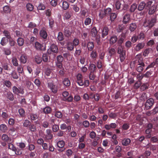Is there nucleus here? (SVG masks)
I'll return each mask as SVG.
<instances>
[{
    "label": "nucleus",
    "instance_id": "nucleus-1",
    "mask_svg": "<svg viewBox=\"0 0 158 158\" xmlns=\"http://www.w3.org/2000/svg\"><path fill=\"white\" fill-rule=\"evenodd\" d=\"M152 1H149L147 2V9L148 10V14L151 15L154 14L158 10L157 4L155 3L152 5Z\"/></svg>",
    "mask_w": 158,
    "mask_h": 158
},
{
    "label": "nucleus",
    "instance_id": "nucleus-2",
    "mask_svg": "<svg viewBox=\"0 0 158 158\" xmlns=\"http://www.w3.org/2000/svg\"><path fill=\"white\" fill-rule=\"evenodd\" d=\"M126 51L124 49L122 46H118L117 48V53L119 54V57L121 62H123L126 57Z\"/></svg>",
    "mask_w": 158,
    "mask_h": 158
},
{
    "label": "nucleus",
    "instance_id": "nucleus-3",
    "mask_svg": "<svg viewBox=\"0 0 158 158\" xmlns=\"http://www.w3.org/2000/svg\"><path fill=\"white\" fill-rule=\"evenodd\" d=\"M62 94L63 96L62 99L63 101L68 102H71L73 101V97L72 95H70L68 97H67L69 94V93L67 91H64L62 93Z\"/></svg>",
    "mask_w": 158,
    "mask_h": 158
},
{
    "label": "nucleus",
    "instance_id": "nucleus-4",
    "mask_svg": "<svg viewBox=\"0 0 158 158\" xmlns=\"http://www.w3.org/2000/svg\"><path fill=\"white\" fill-rule=\"evenodd\" d=\"M154 103V99L150 98L148 99L144 104V110H148L150 109Z\"/></svg>",
    "mask_w": 158,
    "mask_h": 158
},
{
    "label": "nucleus",
    "instance_id": "nucleus-5",
    "mask_svg": "<svg viewBox=\"0 0 158 158\" xmlns=\"http://www.w3.org/2000/svg\"><path fill=\"white\" fill-rule=\"evenodd\" d=\"M48 87L49 88L54 94H56L57 92V87L54 85L52 81H48Z\"/></svg>",
    "mask_w": 158,
    "mask_h": 158
},
{
    "label": "nucleus",
    "instance_id": "nucleus-6",
    "mask_svg": "<svg viewBox=\"0 0 158 158\" xmlns=\"http://www.w3.org/2000/svg\"><path fill=\"white\" fill-rule=\"evenodd\" d=\"M135 64L137 63V64H139V65H144L145 64L143 62V59L141 55V54H138L135 57Z\"/></svg>",
    "mask_w": 158,
    "mask_h": 158
},
{
    "label": "nucleus",
    "instance_id": "nucleus-7",
    "mask_svg": "<svg viewBox=\"0 0 158 158\" xmlns=\"http://www.w3.org/2000/svg\"><path fill=\"white\" fill-rule=\"evenodd\" d=\"M13 92L15 94L18 95L20 94H24V89L21 87L17 88L16 86L12 87Z\"/></svg>",
    "mask_w": 158,
    "mask_h": 158
},
{
    "label": "nucleus",
    "instance_id": "nucleus-8",
    "mask_svg": "<svg viewBox=\"0 0 158 158\" xmlns=\"http://www.w3.org/2000/svg\"><path fill=\"white\" fill-rule=\"evenodd\" d=\"M83 77L81 74L78 73L76 76V82L80 86H83L84 85Z\"/></svg>",
    "mask_w": 158,
    "mask_h": 158
},
{
    "label": "nucleus",
    "instance_id": "nucleus-9",
    "mask_svg": "<svg viewBox=\"0 0 158 158\" xmlns=\"http://www.w3.org/2000/svg\"><path fill=\"white\" fill-rule=\"evenodd\" d=\"M52 131L50 129H47L46 134L44 135V139L45 140H50L52 139L53 137V135L52 134Z\"/></svg>",
    "mask_w": 158,
    "mask_h": 158
},
{
    "label": "nucleus",
    "instance_id": "nucleus-10",
    "mask_svg": "<svg viewBox=\"0 0 158 158\" xmlns=\"http://www.w3.org/2000/svg\"><path fill=\"white\" fill-rule=\"evenodd\" d=\"M145 46V43L144 42L138 43L134 47V50L137 52L143 49Z\"/></svg>",
    "mask_w": 158,
    "mask_h": 158
},
{
    "label": "nucleus",
    "instance_id": "nucleus-11",
    "mask_svg": "<svg viewBox=\"0 0 158 158\" xmlns=\"http://www.w3.org/2000/svg\"><path fill=\"white\" fill-rule=\"evenodd\" d=\"M35 47L38 50L44 51L46 50L45 46H44L42 44H40L38 42H36L35 43Z\"/></svg>",
    "mask_w": 158,
    "mask_h": 158
},
{
    "label": "nucleus",
    "instance_id": "nucleus-12",
    "mask_svg": "<svg viewBox=\"0 0 158 158\" xmlns=\"http://www.w3.org/2000/svg\"><path fill=\"white\" fill-rule=\"evenodd\" d=\"M109 31V28L108 27H104L102 29V37L103 38H105L108 35Z\"/></svg>",
    "mask_w": 158,
    "mask_h": 158
},
{
    "label": "nucleus",
    "instance_id": "nucleus-13",
    "mask_svg": "<svg viewBox=\"0 0 158 158\" xmlns=\"http://www.w3.org/2000/svg\"><path fill=\"white\" fill-rule=\"evenodd\" d=\"M147 2L146 3L144 1H142L139 3L137 9L139 11H140L143 10L145 7L147 9Z\"/></svg>",
    "mask_w": 158,
    "mask_h": 158
},
{
    "label": "nucleus",
    "instance_id": "nucleus-14",
    "mask_svg": "<svg viewBox=\"0 0 158 158\" xmlns=\"http://www.w3.org/2000/svg\"><path fill=\"white\" fill-rule=\"evenodd\" d=\"M130 21V15L129 14L126 13L124 15L123 18V23L126 24L129 23Z\"/></svg>",
    "mask_w": 158,
    "mask_h": 158
},
{
    "label": "nucleus",
    "instance_id": "nucleus-15",
    "mask_svg": "<svg viewBox=\"0 0 158 158\" xmlns=\"http://www.w3.org/2000/svg\"><path fill=\"white\" fill-rule=\"evenodd\" d=\"M94 42L89 41L87 44V48L88 51L91 52L94 50Z\"/></svg>",
    "mask_w": 158,
    "mask_h": 158
},
{
    "label": "nucleus",
    "instance_id": "nucleus-16",
    "mask_svg": "<svg viewBox=\"0 0 158 158\" xmlns=\"http://www.w3.org/2000/svg\"><path fill=\"white\" fill-rule=\"evenodd\" d=\"M156 22V16H155L152 18L150 20H149V28H152Z\"/></svg>",
    "mask_w": 158,
    "mask_h": 158
},
{
    "label": "nucleus",
    "instance_id": "nucleus-17",
    "mask_svg": "<svg viewBox=\"0 0 158 158\" xmlns=\"http://www.w3.org/2000/svg\"><path fill=\"white\" fill-rule=\"evenodd\" d=\"M137 27L136 23H133L129 24V30L131 32H132L135 31Z\"/></svg>",
    "mask_w": 158,
    "mask_h": 158
},
{
    "label": "nucleus",
    "instance_id": "nucleus-18",
    "mask_svg": "<svg viewBox=\"0 0 158 158\" xmlns=\"http://www.w3.org/2000/svg\"><path fill=\"white\" fill-rule=\"evenodd\" d=\"M91 52L90 54V57L93 60H96L98 56V53L96 50H93L92 51H91Z\"/></svg>",
    "mask_w": 158,
    "mask_h": 158
},
{
    "label": "nucleus",
    "instance_id": "nucleus-19",
    "mask_svg": "<svg viewBox=\"0 0 158 158\" xmlns=\"http://www.w3.org/2000/svg\"><path fill=\"white\" fill-rule=\"evenodd\" d=\"M109 55L111 57L115 55L116 53V51L114 48H109L108 49Z\"/></svg>",
    "mask_w": 158,
    "mask_h": 158
},
{
    "label": "nucleus",
    "instance_id": "nucleus-20",
    "mask_svg": "<svg viewBox=\"0 0 158 158\" xmlns=\"http://www.w3.org/2000/svg\"><path fill=\"white\" fill-rule=\"evenodd\" d=\"M114 7L116 10H118L120 9L122 4L119 0H117L114 2Z\"/></svg>",
    "mask_w": 158,
    "mask_h": 158
},
{
    "label": "nucleus",
    "instance_id": "nucleus-21",
    "mask_svg": "<svg viewBox=\"0 0 158 158\" xmlns=\"http://www.w3.org/2000/svg\"><path fill=\"white\" fill-rule=\"evenodd\" d=\"M50 49L51 51L54 53H57L58 52V49L56 44H52L51 46Z\"/></svg>",
    "mask_w": 158,
    "mask_h": 158
},
{
    "label": "nucleus",
    "instance_id": "nucleus-22",
    "mask_svg": "<svg viewBox=\"0 0 158 158\" xmlns=\"http://www.w3.org/2000/svg\"><path fill=\"white\" fill-rule=\"evenodd\" d=\"M40 36L44 39H46L48 37V34L47 32L44 30H41L40 32Z\"/></svg>",
    "mask_w": 158,
    "mask_h": 158
},
{
    "label": "nucleus",
    "instance_id": "nucleus-23",
    "mask_svg": "<svg viewBox=\"0 0 158 158\" xmlns=\"http://www.w3.org/2000/svg\"><path fill=\"white\" fill-rule=\"evenodd\" d=\"M117 37L116 35H113L110 39V43L111 45H113L117 41Z\"/></svg>",
    "mask_w": 158,
    "mask_h": 158
},
{
    "label": "nucleus",
    "instance_id": "nucleus-24",
    "mask_svg": "<svg viewBox=\"0 0 158 158\" xmlns=\"http://www.w3.org/2000/svg\"><path fill=\"white\" fill-rule=\"evenodd\" d=\"M7 126L5 124H2L0 125V131L3 133H6L8 131Z\"/></svg>",
    "mask_w": 158,
    "mask_h": 158
},
{
    "label": "nucleus",
    "instance_id": "nucleus-25",
    "mask_svg": "<svg viewBox=\"0 0 158 158\" xmlns=\"http://www.w3.org/2000/svg\"><path fill=\"white\" fill-rule=\"evenodd\" d=\"M66 48L69 51H71L74 49V46L71 42H68L66 44Z\"/></svg>",
    "mask_w": 158,
    "mask_h": 158
},
{
    "label": "nucleus",
    "instance_id": "nucleus-26",
    "mask_svg": "<svg viewBox=\"0 0 158 158\" xmlns=\"http://www.w3.org/2000/svg\"><path fill=\"white\" fill-rule=\"evenodd\" d=\"M90 34L92 37L95 36L98 34V31L96 27H94L91 29Z\"/></svg>",
    "mask_w": 158,
    "mask_h": 158
},
{
    "label": "nucleus",
    "instance_id": "nucleus-27",
    "mask_svg": "<svg viewBox=\"0 0 158 158\" xmlns=\"http://www.w3.org/2000/svg\"><path fill=\"white\" fill-rule=\"evenodd\" d=\"M43 112L46 114H50L52 112V108L49 106H46L43 109Z\"/></svg>",
    "mask_w": 158,
    "mask_h": 158
},
{
    "label": "nucleus",
    "instance_id": "nucleus-28",
    "mask_svg": "<svg viewBox=\"0 0 158 158\" xmlns=\"http://www.w3.org/2000/svg\"><path fill=\"white\" fill-rule=\"evenodd\" d=\"M131 140L129 138H125L122 141V144L124 146H127L129 144Z\"/></svg>",
    "mask_w": 158,
    "mask_h": 158
},
{
    "label": "nucleus",
    "instance_id": "nucleus-29",
    "mask_svg": "<svg viewBox=\"0 0 158 158\" xmlns=\"http://www.w3.org/2000/svg\"><path fill=\"white\" fill-rule=\"evenodd\" d=\"M137 9V5L136 3H134L131 6L129 11L131 13L134 12Z\"/></svg>",
    "mask_w": 158,
    "mask_h": 158
},
{
    "label": "nucleus",
    "instance_id": "nucleus-30",
    "mask_svg": "<svg viewBox=\"0 0 158 158\" xmlns=\"http://www.w3.org/2000/svg\"><path fill=\"white\" fill-rule=\"evenodd\" d=\"M31 120L32 121H34L38 118L39 116L37 114L31 113L29 114Z\"/></svg>",
    "mask_w": 158,
    "mask_h": 158
},
{
    "label": "nucleus",
    "instance_id": "nucleus-31",
    "mask_svg": "<svg viewBox=\"0 0 158 158\" xmlns=\"http://www.w3.org/2000/svg\"><path fill=\"white\" fill-rule=\"evenodd\" d=\"M64 85L66 87H69L71 85L70 81L68 78H65L62 81Z\"/></svg>",
    "mask_w": 158,
    "mask_h": 158
},
{
    "label": "nucleus",
    "instance_id": "nucleus-32",
    "mask_svg": "<svg viewBox=\"0 0 158 158\" xmlns=\"http://www.w3.org/2000/svg\"><path fill=\"white\" fill-rule=\"evenodd\" d=\"M89 69L90 72L92 73L96 72L97 70L96 65L93 64H89Z\"/></svg>",
    "mask_w": 158,
    "mask_h": 158
},
{
    "label": "nucleus",
    "instance_id": "nucleus-33",
    "mask_svg": "<svg viewBox=\"0 0 158 158\" xmlns=\"http://www.w3.org/2000/svg\"><path fill=\"white\" fill-rule=\"evenodd\" d=\"M145 65V64H144V65H139V64H136V71L139 73H141L143 70V68L144 67Z\"/></svg>",
    "mask_w": 158,
    "mask_h": 158
},
{
    "label": "nucleus",
    "instance_id": "nucleus-34",
    "mask_svg": "<svg viewBox=\"0 0 158 158\" xmlns=\"http://www.w3.org/2000/svg\"><path fill=\"white\" fill-rule=\"evenodd\" d=\"M114 96V98L115 99L121 98H122V94L121 91L119 90L117 92Z\"/></svg>",
    "mask_w": 158,
    "mask_h": 158
},
{
    "label": "nucleus",
    "instance_id": "nucleus-35",
    "mask_svg": "<svg viewBox=\"0 0 158 158\" xmlns=\"http://www.w3.org/2000/svg\"><path fill=\"white\" fill-rule=\"evenodd\" d=\"M27 9L28 11H32L34 9L33 5L31 3H29L27 4L26 6Z\"/></svg>",
    "mask_w": 158,
    "mask_h": 158
},
{
    "label": "nucleus",
    "instance_id": "nucleus-36",
    "mask_svg": "<svg viewBox=\"0 0 158 158\" xmlns=\"http://www.w3.org/2000/svg\"><path fill=\"white\" fill-rule=\"evenodd\" d=\"M92 19L89 17H86L85 20L84 24L85 26H87L90 25L92 22Z\"/></svg>",
    "mask_w": 158,
    "mask_h": 158
},
{
    "label": "nucleus",
    "instance_id": "nucleus-37",
    "mask_svg": "<svg viewBox=\"0 0 158 158\" xmlns=\"http://www.w3.org/2000/svg\"><path fill=\"white\" fill-rule=\"evenodd\" d=\"M95 38V42L98 45H100L101 43V36L99 34H98L95 36L93 37Z\"/></svg>",
    "mask_w": 158,
    "mask_h": 158
},
{
    "label": "nucleus",
    "instance_id": "nucleus-38",
    "mask_svg": "<svg viewBox=\"0 0 158 158\" xmlns=\"http://www.w3.org/2000/svg\"><path fill=\"white\" fill-rule=\"evenodd\" d=\"M6 97L10 101H13L14 99L13 94L11 92H7L6 94Z\"/></svg>",
    "mask_w": 158,
    "mask_h": 158
},
{
    "label": "nucleus",
    "instance_id": "nucleus-39",
    "mask_svg": "<svg viewBox=\"0 0 158 158\" xmlns=\"http://www.w3.org/2000/svg\"><path fill=\"white\" fill-rule=\"evenodd\" d=\"M62 6L63 9L64 10H66L69 8V5L67 2L64 1L62 2Z\"/></svg>",
    "mask_w": 158,
    "mask_h": 158
},
{
    "label": "nucleus",
    "instance_id": "nucleus-40",
    "mask_svg": "<svg viewBox=\"0 0 158 158\" xmlns=\"http://www.w3.org/2000/svg\"><path fill=\"white\" fill-rule=\"evenodd\" d=\"M28 128L29 130L31 132H35L37 130L36 126L33 124L31 123Z\"/></svg>",
    "mask_w": 158,
    "mask_h": 158
},
{
    "label": "nucleus",
    "instance_id": "nucleus-41",
    "mask_svg": "<svg viewBox=\"0 0 158 158\" xmlns=\"http://www.w3.org/2000/svg\"><path fill=\"white\" fill-rule=\"evenodd\" d=\"M125 29V26L123 25H119L117 28V31L118 33L122 32Z\"/></svg>",
    "mask_w": 158,
    "mask_h": 158
},
{
    "label": "nucleus",
    "instance_id": "nucleus-42",
    "mask_svg": "<svg viewBox=\"0 0 158 158\" xmlns=\"http://www.w3.org/2000/svg\"><path fill=\"white\" fill-rule=\"evenodd\" d=\"M149 86V84L147 83H144L141 86L140 89L141 91H144L147 89Z\"/></svg>",
    "mask_w": 158,
    "mask_h": 158
},
{
    "label": "nucleus",
    "instance_id": "nucleus-43",
    "mask_svg": "<svg viewBox=\"0 0 158 158\" xmlns=\"http://www.w3.org/2000/svg\"><path fill=\"white\" fill-rule=\"evenodd\" d=\"M49 21V26L50 28H52L54 25V21L53 18L51 17L48 18Z\"/></svg>",
    "mask_w": 158,
    "mask_h": 158
},
{
    "label": "nucleus",
    "instance_id": "nucleus-44",
    "mask_svg": "<svg viewBox=\"0 0 158 158\" xmlns=\"http://www.w3.org/2000/svg\"><path fill=\"white\" fill-rule=\"evenodd\" d=\"M34 61L37 64H40L42 62V58L39 56H36L35 57Z\"/></svg>",
    "mask_w": 158,
    "mask_h": 158
},
{
    "label": "nucleus",
    "instance_id": "nucleus-45",
    "mask_svg": "<svg viewBox=\"0 0 158 158\" xmlns=\"http://www.w3.org/2000/svg\"><path fill=\"white\" fill-rule=\"evenodd\" d=\"M2 139L4 142H8L10 140V138L7 135L4 134H3L2 136Z\"/></svg>",
    "mask_w": 158,
    "mask_h": 158
},
{
    "label": "nucleus",
    "instance_id": "nucleus-46",
    "mask_svg": "<svg viewBox=\"0 0 158 158\" xmlns=\"http://www.w3.org/2000/svg\"><path fill=\"white\" fill-rule=\"evenodd\" d=\"M117 17V15L115 13H111L110 15V20L111 22L114 21L116 19Z\"/></svg>",
    "mask_w": 158,
    "mask_h": 158
},
{
    "label": "nucleus",
    "instance_id": "nucleus-47",
    "mask_svg": "<svg viewBox=\"0 0 158 158\" xmlns=\"http://www.w3.org/2000/svg\"><path fill=\"white\" fill-rule=\"evenodd\" d=\"M57 146L60 148H62L65 145V142L63 140H60L57 142Z\"/></svg>",
    "mask_w": 158,
    "mask_h": 158
},
{
    "label": "nucleus",
    "instance_id": "nucleus-48",
    "mask_svg": "<svg viewBox=\"0 0 158 158\" xmlns=\"http://www.w3.org/2000/svg\"><path fill=\"white\" fill-rule=\"evenodd\" d=\"M17 42L19 46H23L24 43V40L21 37H19L17 40Z\"/></svg>",
    "mask_w": 158,
    "mask_h": 158
},
{
    "label": "nucleus",
    "instance_id": "nucleus-49",
    "mask_svg": "<svg viewBox=\"0 0 158 158\" xmlns=\"http://www.w3.org/2000/svg\"><path fill=\"white\" fill-rule=\"evenodd\" d=\"M27 57L24 55H22L20 58L21 62L23 64L27 62Z\"/></svg>",
    "mask_w": 158,
    "mask_h": 158
},
{
    "label": "nucleus",
    "instance_id": "nucleus-50",
    "mask_svg": "<svg viewBox=\"0 0 158 158\" xmlns=\"http://www.w3.org/2000/svg\"><path fill=\"white\" fill-rule=\"evenodd\" d=\"M57 38L59 41H62L64 39L63 34L62 32H59Z\"/></svg>",
    "mask_w": 158,
    "mask_h": 158
},
{
    "label": "nucleus",
    "instance_id": "nucleus-51",
    "mask_svg": "<svg viewBox=\"0 0 158 158\" xmlns=\"http://www.w3.org/2000/svg\"><path fill=\"white\" fill-rule=\"evenodd\" d=\"M2 68L5 70L8 71H10L11 70L9 68L8 64L7 63H5L2 64Z\"/></svg>",
    "mask_w": 158,
    "mask_h": 158
},
{
    "label": "nucleus",
    "instance_id": "nucleus-52",
    "mask_svg": "<svg viewBox=\"0 0 158 158\" xmlns=\"http://www.w3.org/2000/svg\"><path fill=\"white\" fill-rule=\"evenodd\" d=\"M31 123L29 120L26 119L24 121L23 125L24 127L28 128Z\"/></svg>",
    "mask_w": 158,
    "mask_h": 158
},
{
    "label": "nucleus",
    "instance_id": "nucleus-53",
    "mask_svg": "<svg viewBox=\"0 0 158 158\" xmlns=\"http://www.w3.org/2000/svg\"><path fill=\"white\" fill-rule=\"evenodd\" d=\"M52 131L54 132H56L59 130V126L58 125L54 124L52 127Z\"/></svg>",
    "mask_w": 158,
    "mask_h": 158
},
{
    "label": "nucleus",
    "instance_id": "nucleus-54",
    "mask_svg": "<svg viewBox=\"0 0 158 158\" xmlns=\"http://www.w3.org/2000/svg\"><path fill=\"white\" fill-rule=\"evenodd\" d=\"M4 35L7 39H11V36L10 33L7 30H4L3 32Z\"/></svg>",
    "mask_w": 158,
    "mask_h": 158
},
{
    "label": "nucleus",
    "instance_id": "nucleus-55",
    "mask_svg": "<svg viewBox=\"0 0 158 158\" xmlns=\"http://www.w3.org/2000/svg\"><path fill=\"white\" fill-rule=\"evenodd\" d=\"M106 15L105 13V11L102 10L100 11L98 15V16L101 19H103L106 16Z\"/></svg>",
    "mask_w": 158,
    "mask_h": 158
},
{
    "label": "nucleus",
    "instance_id": "nucleus-56",
    "mask_svg": "<svg viewBox=\"0 0 158 158\" xmlns=\"http://www.w3.org/2000/svg\"><path fill=\"white\" fill-rule=\"evenodd\" d=\"M28 149L30 151H33L35 148V146L33 144L29 143L27 146Z\"/></svg>",
    "mask_w": 158,
    "mask_h": 158
},
{
    "label": "nucleus",
    "instance_id": "nucleus-57",
    "mask_svg": "<svg viewBox=\"0 0 158 158\" xmlns=\"http://www.w3.org/2000/svg\"><path fill=\"white\" fill-rule=\"evenodd\" d=\"M12 62L14 66H18V61L16 57H13L12 58Z\"/></svg>",
    "mask_w": 158,
    "mask_h": 158
},
{
    "label": "nucleus",
    "instance_id": "nucleus-58",
    "mask_svg": "<svg viewBox=\"0 0 158 158\" xmlns=\"http://www.w3.org/2000/svg\"><path fill=\"white\" fill-rule=\"evenodd\" d=\"M18 112L21 117H23L25 116V111L23 109L21 108L19 109L18 110Z\"/></svg>",
    "mask_w": 158,
    "mask_h": 158
},
{
    "label": "nucleus",
    "instance_id": "nucleus-59",
    "mask_svg": "<svg viewBox=\"0 0 158 158\" xmlns=\"http://www.w3.org/2000/svg\"><path fill=\"white\" fill-rule=\"evenodd\" d=\"M3 10L6 13H10L11 11V9L9 6H5L3 7Z\"/></svg>",
    "mask_w": 158,
    "mask_h": 158
},
{
    "label": "nucleus",
    "instance_id": "nucleus-60",
    "mask_svg": "<svg viewBox=\"0 0 158 158\" xmlns=\"http://www.w3.org/2000/svg\"><path fill=\"white\" fill-rule=\"evenodd\" d=\"M4 53L7 55H9L10 54L11 51L10 49L9 48H5L3 49Z\"/></svg>",
    "mask_w": 158,
    "mask_h": 158
},
{
    "label": "nucleus",
    "instance_id": "nucleus-61",
    "mask_svg": "<svg viewBox=\"0 0 158 158\" xmlns=\"http://www.w3.org/2000/svg\"><path fill=\"white\" fill-rule=\"evenodd\" d=\"M139 39L143 40L145 37V35L143 32H141L137 36Z\"/></svg>",
    "mask_w": 158,
    "mask_h": 158
},
{
    "label": "nucleus",
    "instance_id": "nucleus-62",
    "mask_svg": "<svg viewBox=\"0 0 158 158\" xmlns=\"http://www.w3.org/2000/svg\"><path fill=\"white\" fill-rule=\"evenodd\" d=\"M11 75L14 79H17L19 78V76L15 72L13 71L11 73Z\"/></svg>",
    "mask_w": 158,
    "mask_h": 158
},
{
    "label": "nucleus",
    "instance_id": "nucleus-63",
    "mask_svg": "<svg viewBox=\"0 0 158 158\" xmlns=\"http://www.w3.org/2000/svg\"><path fill=\"white\" fill-rule=\"evenodd\" d=\"M82 124L85 128H88L90 126V123L88 120H85L82 123Z\"/></svg>",
    "mask_w": 158,
    "mask_h": 158
},
{
    "label": "nucleus",
    "instance_id": "nucleus-64",
    "mask_svg": "<svg viewBox=\"0 0 158 158\" xmlns=\"http://www.w3.org/2000/svg\"><path fill=\"white\" fill-rule=\"evenodd\" d=\"M45 9V5L42 3H40L37 7V9L40 10H44Z\"/></svg>",
    "mask_w": 158,
    "mask_h": 158
}]
</instances>
